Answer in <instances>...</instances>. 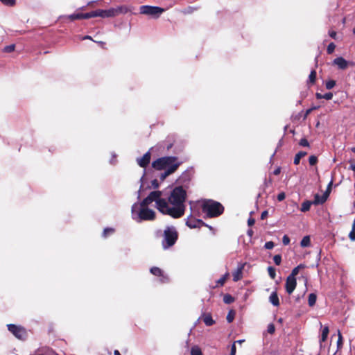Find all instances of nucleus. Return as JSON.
I'll return each mask as SVG.
<instances>
[{"label": "nucleus", "instance_id": "7", "mask_svg": "<svg viewBox=\"0 0 355 355\" xmlns=\"http://www.w3.org/2000/svg\"><path fill=\"white\" fill-rule=\"evenodd\" d=\"M139 11L141 14L150 15L155 18H157L162 13H163L165 10L162 8L158 6H141L139 8Z\"/></svg>", "mask_w": 355, "mask_h": 355}, {"label": "nucleus", "instance_id": "14", "mask_svg": "<svg viewBox=\"0 0 355 355\" xmlns=\"http://www.w3.org/2000/svg\"><path fill=\"white\" fill-rule=\"evenodd\" d=\"M333 64L338 66V69L344 70L348 67V62L343 57H338L333 60Z\"/></svg>", "mask_w": 355, "mask_h": 355}, {"label": "nucleus", "instance_id": "35", "mask_svg": "<svg viewBox=\"0 0 355 355\" xmlns=\"http://www.w3.org/2000/svg\"><path fill=\"white\" fill-rule=\"evenodd\" d=\"M318 162V157L315 155H311L309 158V162L311 166H315Z\"/></svg>", "mask_w": 355, "mask_h": 355}, {"label": "nucleus", "instance_id": "48", "mask_svg": "<svg viewBox=\"0 0 355 355\" xmlns=\"http://www.w3.org/2000/svg\"><path fill=\"white\" fill-rule=\"evenodd\" d=\"M320 200H321V197L318 195V194H316L315 196V198H314V201L313 202V204H320Z\"/></svg>", "mask_w": 355, "mask_h": 355}, {"label": "nucleus", "instance_id": "58", "mask_svg": "<svg viewBox=\"0 0 355 355\" xmlns=\"http://www.w3.org/2000/svg\"><path fill=\"white\" fill-rule=\"evenodd\" d=\"M173 146V143L171 142L168 144L166 145V148L167 150H169Z\"/></svg>", "mask_w": 355, "mask_h": 355}, {"label": "nucleus", "instance_id": "11", "mask_svg": "<svg viewBox=\"0 0 355 355\" xmlns=\"http://www.w3.org/2000/svg\"><path fill=\"white\" fill-rule=\"evenodd\" d=\"M297 286L296 278H292L290 277H287L285 284L286 291L288 294L291 295L294 290L295 289Z\"/></svg>", "mask_w": 355, "mask_h": 355}, {"label": "nucleus", "instance_id": "9", "mask_svg": "<svg viewBox=\"0 0 355 355\" xmlns=\"http://www.w3.org/2000/svg\"><path fill=\"white\" fill-rule=\"evenodd\" d=\"M150 273L153 275L159 277V282L162 284H166L169 282L168 277L164 273V271L158 267H152L150 270Z\"/></svg>", "mask_w": 355, "mask_h": 355}, {"label": "nucleus", "instance_id": "33", "mask_svg": "<svg viewBox=\"0 0 355 355\" xmlns=\"http://www.w3.org/2000/svg\"><path fill=\"white\" fill-rule=\"evenodd\" d=\"M229 276V274L227 272L225 273L223 277H221L218 281H217V284L220 286H223L224 284L225 283L227 277Z\"/></svg>", "mask_w": 355, "mask_h": 355}, {"label": "nucleus", "instance_id": "37", "mask_svg": "<svg viewBox=\"0 0 355 355\" xmlns=\"http://www.w3.org/2000/svg\"><path fill=\"white\" fill-rule=\"evenodd\" d=\"M15 44H10V45L6 46L3 48V51L5 53H11V52L15 51Z\"/></svg>", "mask_w": 355, "mask_h": 355}, {"label": "nucleus", "instance_id": "42", "mask_svg": "<svg viewBox=\"0 0 355 355\" xmlns=\"http://www.w3.org/2000/svg\"><path fill=\"white\" fill-rule=\"evenodd\" d=\"M275 246V244L272 241H268L265 243V248L268 250L272 249Z\"/></svg>", "mask_w": 355, "mask_h": 355}, {"label": "nucleus", "instance_id": "52", "mask_svg": "<svg viewBox=\"0 0 355 355\" xmlns=\"http://www.w3.org/2000/svg\"><path fill=\"white\" fill-rule=\"evenodd\" d=\"M329 36L333 39H336L337 33L335 31H329Z\"/></svg>", "mask_w": 355, "mask_h": 355}, {"label": "nucleus", "instance_id": "30", "mask_svg": "<svg viewBox=\"0 0 355 355\" xmlns=\"http://www.w3.org/2000/svg\"><path fill=\"white\" fill-rule=\"evenodd\" d=\"M223 301L225 304H231L234 301V298L230 294H226L223 297Z\"/></svg>", "mask_w": 355, "mask_h": 355}, {"label": "nucleus", "instance_id": "47", "mask_svg": "<svg viewBox=\"0 0 355 355\" xmlns=\"http://www.w3.org/2000/svg\"><path fill=\"white\" fill-rule=\"evenodd\" d=\"M236 342H234L231 347L230 355H236Z\"/></svg>", "mask_w": 355, "mask_h": 355}, {"label": "nucleus", "instance_id": "44", "mask_svg": "<svg viewBox=\"0 0 355 355\" xmlns=\"http://www.w3.org/2000/svg\"><path fill=\"white\" fill-rule=\"evenodd\" d=\"M349 163L350 164L349 167V169L355 172V161L353 160V159H350L349 161Z\"/></svg>", "mask_w": 355, "mask_h": 355}, {"label": "nucleus", "instance_id": "36", "mask_svg": "<svg viewBox=\"0 0 355 355\" xmlns=\"http://www.w3.org/2000/svg\"><path fill=\"white\" fill-rule=\"evenodd\" d=\"M349 238L352 241H355V220L352 224V230L349 234Z\"/></svg>", "mask_w": 355, "mask_h": 355}, {"label": "nucleus", "instance_id": "18", "mask_svg": "<svg viewBox=\"0 0 355 355\" xmlns=\"http://www.w3.org/2000/svg\"><path fill=\"white\" fill-rule=\"evenodd\" d=\"M269 301L272 305L275 306H278L279 305V300L277 292L275 291L270 294L269 297Z\"/></svg>", "mask_w": 355, "mask_h": 355}, {"label": "nucleus", "instance_id": "26", "mask_svg": "<svg viewBox=\"0 0 355 355\" xmlns=\"http://www.w3.org/2000/svg\"><path fill=\"white\" fill-rule=\"evenodd\" d=\"M115 232V230L112 227H106L103 232V236L107 238L110 235L112 234Z\"/></svg>", "mask_w": 355, "mask_h": 355}, {"label": "nucleus", "instance_id": "45", "mask_svg": "<svg viewBox=\"0 0 355 355\" xmlns=\"http://www.w3.org/2000/svg\"><path fill=\"white\" fill-rule=\"evenodd\" d=\"M285 198H286V194H285V193H284V192H281V193H279L277 195V200H278L279 201H282V200H284L285 199Z\"/></svg>", "mask_w": 355, "mask_h": 355}, {"label": "nucleus", "instance_id": "64", "mask_svg": "<svg viewBox=\"0 0 355 355\" xmlns=\"http://www.w3.org/2000/svg\"><path fill=\"white\" fill-rule=\"evenodd\" d=\"M352 152H354V153H355V147H354V148H352Z\"/></svg>", "mask_w": 355, "mask_h": 355}, {"label": "nucleus", "instance_id": "40", "mask_svg": "<svg viewBox=\"0 0 355 355\" xmlns=\"http://www.w3.org/2000/svg\"><path fill=\"white\" fill-rule=\"evenodd\" d=\"M267 331L270 334H273L275 331V324L273 323H270L268 325V329H267Z\"/></svg>", "mask_w": 355, "mask_h": 355}, {"label": "nucleus", "instance_id": "61", "mask_svg": "<svg viewBox=\"0 0 355 355\" xmlns=\"http://www.w3.org/2000/svg\"><path fill=\"white\" fill-rule=\"evenodd\" d=\"M114 355H121L119 350L116 349L114 351Z\"/></svg>", "mask_w": 355, "mask_h": 355}, {"label": "nucleus", "instance_id": "63", "mask_svg": "<svg viewBox=\"0 0 355 355\" xmlns=\"http://www.w3.org/2000/svg\"><path fill=\"white\" fill-rule=\"evenodd\" d=\"M243 342H244V340H239L236 341V343H239L240 344H241Z\"/></svg>", "mask_w": 355, "mask_h": 355}, {"label": "nucleus", "instance_id": "13", "mask_svg": "<svg viewBox=\"0 0 355 355\" xmlns=\"http://www.w3.org/2000/svg\"><path fill=\"white\" fill-rule=\"evenodd\" d=\"M68 18L71 21L92 18V11L87 13H74L70 15Z\"/></svg>", "mask_w": 355, "mask_h": 355}, {"label": "nucleus", "instance_id": "34", "mask_svg": "<svg viewBox=\"0 0 355 355\" xmlns=\"http://www.w3.org/2000/svg\"><path fill=\"white\" fill-rule=\"evenodd\" d=\"M336 49V45L334 42H331L327 48V53L330 55L332 54Z\"/></svg>", "mask_w": 355, "mask_h": 355}, {"label": "nucleus", "instance_id": "62", "mask_svg": "<svg viewBox=\"0 0 355 355\" xmlns=\"http://www.w3.org/2000/svg\"><path fill=\"white\" fill-rule=\"evenodd\" d=\"M248 235L252 236L253 234V231L252 230H249L248 231Z\"/></svg>", "mask_w": 355, "mask_h": 355}, {"label": "nucleus", "instance_id": "46", "mask_svg": "<svg viewBox=\"0 0 355 355\" xmlns=\"http://www.w3.org/2000/svg\"><path fill=\"white\" fill-rule=\"evenodd\" d=\"M332 98L333 94L331 92H328L323 95V98L326 100H331Z\"/></svg>", "mask_w": 355, "mask_h": 355}, {"label": "nucleus", "instance_id": "19", "mask_svg": "<svg viewBox=\"0 0 355 355\" xmlns=\"http://www.w3.org/2000/svg\"><path fill=\"white\" fill-rule=\"evenodd\" d=\"M307 155V153L305 152V151H300L298 152L295 157H294V160H293V163L295 165H298L300 162V159L305 157L306 155Z\"/></svg>", "mask_w": 355, "mask_h": 355}, {"label": "nucleus", "instance_id": "1", "mask_svg": "<svg viewBox=\"0 0 355 355\" xmlns=\"http://www.w3.org/2000/svg\"><path fill=\"white\" fill-rule=\"evenodd\" d=\"M159 196L156 208L159 211L165 215H168L173 218H180L185 212L184 202L187 198V192L182 187H175L168 197V202L173 206L171 207L166 199Z\"/></svg>", "mask_w": 355, "mask_h": 355}, {"label": "nucleus", "instance_id": "4", "mask_svg": "<svg viewBox=\"0 0 355 355\" xmlns=\"http://www.w3.org/2000/svg\"><path fill=\"white\" fill-rule=\"evenodd\" d=\"M202 211L208 218L218 217L224 212V207L219 202L214 200H205L201 205Z\"/></svg>", "mask_w": 355, "mask_h": 355}, {"label": "nucleus", "instance_id": "43", "mask_svg": "<svg viewBox=\"0 0 355 355\" xmlns=\"http://www.w3.org/2000/svg\"><path fill=\"white\" fill-rule=\"evenodd\" d=\"M282 243L284 245H287L290 243V238L287 235H284L282 238Z\"/></svg>", "mask_w": 355, "mask_h": 355}, {"label": "nucleus", "instance_id": "55", "mask_svg": "<svg viewBox=\"0 0 355 355\" xmlns=\"http://www.w3.org/2000/svg\"><path fill=\"white\" fill-rule=\"evenodd\" d=\"M268 211L265 210L263 211L261 214V219L263 220L268 216Z\"/></svg>", "mask_w": 355, "mask_h": 355}, {"label": "nucleus", "instance_id": "23", "mask_svg": "<svg viewBox=\"0 0 355 355\" xmlns=\"http://www.w3.org/2000/svg\"><path fill=\"white\" fill-rule=\"evenodd\" d=\"M317 295L315 293H310L308 298V304L310 306H313L315 304Z\"/></svg>", "mask_w": 355, "mask_h": 355}, {"label": "nucleus", "instance_id": "56", "mask_svg": "<svg viewBox=\"0 0 355 355\" xmlns=\"http://www.w3.org/2000/svg\"><path fill=\"white\" fill-rule=\"evenodd\" d=\"M332 184H333V180H331V181L329 182V184H328L327 188V190H326V192H327V193H330L331 190Z\"/></svg>", "mask_w": 355, "mask_h": 355}, {"label": "nucleus", "instance_id": "50", "mask_svg": "<svg viewBox=\"0 0 355 355\" xmlns=\"http://www.w3.org/2000/svg\"><path fill=\"white\" fill-rule=\"evenodd\" d=\"M315 109H317V107H311V108H309V109L306 110V112H305V114H304V119H306V118L307 117V116H308L309 114H311V112L313 110H315Z\"/></svg>", "mask_w": 355, "mask_h": 355}, {"label": "nucleus", "instance_id": "51", "mask_svg": "<svg viewBox=\"0 0 355 355\" xmlns=\"http://www.w3.org/2000/svg\"><path fill=\"white\" fill-rule=\"evenodd\" d=\"M151 184L153 186V188L155 189H157L159 187V182H158V180L155 179L151 181Z\"/></svg>", "mask_w": 355, "mask_h": 355}, {"label": "nucleus", "instance_id": "53", "mask_svg": "<svg viewBox=\"0 0 355 355\" xmlns=\"http://www.w3.org/2000/svg\"><path fill=\"white\" fill-rule=\"evenodd\" d=\"M94 42V40H93ZM95 42H96L97 44H99V46L102 48V49H107V48L105 47V42H103V41H95Z\"/></svg>", "mask_w": 355, "mask_h": 355}, {"label": "nucleus", "instance_id": "32", "mask_svg": "<svg viewBox=\"0 0 355 355\" xmlns=\"http://www.w3.org/2000/svg\"><path fill=\"white\" fill-rule=\"evenodd\" d=\"M0 1L6 6L12 7L16 4V0H0Z\"/></svg>", "mask_w": 355, "mask_h": 355}, {"label": "nucleus", "instance_id": "21", "mask_svg": "<svg viewBox=\"0 0 355 355\" xmlns=\"http://www.w3.org/2000/svg\"><path fill=\"white\" fill-rule=\"evenodd\" d=\"M316 71L315 69H313L309 76V80H308V85H313L315 83L316 81Z\"/></svg>", "mask_w": 355, "mask_h": 355}, {"label": "nucleus", "instance_id": "59", "mask_svg": "<svg viewBox=\"0 0 355 355\" xmlns=\"http://www.w3.org/2000/svg\"><path fill=\"white\" fill-rule=\"evenodd\" d=\"M315 97L317 99H322V98H323V95L321 94L320 93H316Z\"/></svg>", "mask_w": 355, "mask_h": 355}, {"label": "nucleus", "instance_id": "3", "mask_svg": "<svg viewBox=\"0 0 355 355\" xmlns=\"http://www.w3.org/2000/svg\"><path fill=\"white\" fill-rule=\"evenodd\" d=\"M181 164L182 162H180L177 157L165 156L154 160L152 162V167L157 171H166L175 166V173Z\"/></svg>", "mask_w": 355, "mask_h": 355}, {"label": "nucleus", "instance_id": "8", "mask_svg": "<svg viewBox=\"0 0 355 355\" xmlns=\"http://www.w3.org/2000/svg\"><path fill=\"white\" fill-rule=\"evenodd\" d=\"M8 329L17 338L25 340L28 336L26 329L21 327L17 326L14 324H9L7 325Z\"/></svg>", "mask_w": 355, "mask_h": 355}, {"label": "nucleus", "instance_id": "39", "mask_svg": "<svg viewBox=\"0 0 355 355\" xmlns=\"http://www.w3.org/2000/svg\"><path fill=\"white\" fill-rule=\"evenodd\" d=\"M273 261L277 266H279L282 262V256L280 254H276L273 257Z\"/></svg>", "mask_w": 355, "mask_h": 355}, {"label": "nucleus", "instance_id": "54", "mask_svg": "<svg viewBox=\"0 0 355 355\" xmlns=\"http://www.w3.org/2000/svg\"><path fill=\"white\" fill-rule=\"evenodd\" d=\"M255 223V220L253 218H250L248 220V226H252Z\"/></svg>", "mask_w": 355, "mask_h": 355}, {"label": "nucleus", "instance_id": "17", "mask_svg": "<svg viewBox=\"0 0 355 355\" xmlns=\"http://www.w3.org/2000/svg\"><path fill=\"white\" fill-rule=\"evenodd\" d=\"M202 320L207 326H211L215 323L211 313H205L202 315Z\"/></svg>", "mask_w": 355, "mask_h": 355}, {"label": "nucleus", "instance_id": "12", "mask_svg": "<svg viewBox=\"0 0 355 355\" xmlns=\"http://www.w3.org/2000/svg\"><path fill=\"white\" fill-rule=\"evenodd\" d=\"M151 158V154L148 151L141 158L137 159V164L142 168H146L150 164Z\"/></svg>", "mask_w": 355, "mask_h": 355}, {"label": "nucleus", "instance_id": "27", "mask_svg": "<svg viewBox=\"0 0 355 355\" xmlns=\"http://www.w3.org/2000/svg\"><path fill=\"white\" fill-rule=\"evenodd\" d=\"M338 340H337V347H338V349H340L342 347H343V336L340 331V330L338 331Z\"/></svg>", "mask_w": 355, "mask_h": 355}, {"label": "nucleus", "instance_id": "5", "mask_svg": "<svg viewBox=\"0 0 355 355\" xmlns=\"http://www.w3.org/2000/svg\"><path fill=\"white\" fill-rule=\"evenodd\" d=\"M127 9L123 6H119L116 8H112L107 10L98 9L92 11V17H101L102 18L112 17L122 12H126Z\"/></svg>", "mask_w": 355, "mask_h": 355}, {"label": "nucleus", "instance_id": "28", "mask_svg": "<svg viewBox=\"0 0 355 355\" xmlns=\"http://www.w3.org/2000/svg\"><path fill=\"white\" fill-rule=\"evenodd\" d=\"M191 355H202V353L200 347L194 346L191 349Z\"/></svg>", "mask_w": 355, "mask_h": 355}, {"label": "nucleus", "instance_id": "10", "mask_svg": "<svg viewBox=\"0 0 355 355\" xmlns=\"http://www.w3.org/2000/svg\"><path fill=\"white\" fill-rule=\"evenodd\" d=\"M186 225L191 229L200 228L202 226H208L201 219L194 218L192 216L188 217Z\"/></svg>", "mask_w": 355, "mask_h": 355}, {"label": "nucleus", "instance_id": "38", "mask_svg": "<svg viewBox=\"0 0 355 355\" xmlns=\"http://www.w3.org/2000/svg\"><path fill=\"white\" fill-rule=\"evenodd\" d=\"M336 85V81L334 80H330L327 81L325 84V87L327 89H331Z\"/></svg>", "mask_w": 355, "mask_h": 355}, {"label": "nucleus", "instance_id": "41", "mask_svg": "<svg viewBox=\"0 0 355 355\" xmlns=\"http://www.w3.org/2000/svg\"><path fill=\"white\" fill-rule=\"evenodd\" d=\"M299 144L303 147H309V143L306 138H302L300 140Z\"/></svg>", "mask_w": 355, "mask_h": 355}, {"label": "nucleus", "instance_id": "49", "mask_svg": "<svg viewBox=\"0 0 355 355\" xmlns=\"http://www.w3.org/2000/svg\"><path fill=\"white\" fill-rule=\"evenodd\" d=\"M329 194V193H327L325 191V193L322 195V196H321L320 204L324 203L327 200Z\"/></svg>", "mask_w": 355, "mask_h": 355}, {"label": "nucleus", "instance_id": "2", "mask_svg": "<svg viewBox=\"0 0 355 355\" xmlns=\"http://www.w3.org/2000/svg\"><path fill=\"white\" fill-rule=\"evenodd\" d=\"M159 196H162V191H151L148 196L140 202V210L138 213V217L140 220H154L155 219V212L148 207L153 202H155L157 204Z\"/></svg>", "mask_w": 355, "mask_h": 355}, {"label": "nucleus", "instance_id": "25", "mask_svg": "<svg viewBox=\"0 0 355 355\" xmlns=\"http://www.w3.org/2000/svg\"><path fill=\"white\" fill-rule=\"evenodd\" d=\"M310 244H311V239L309 236H304L300 242V245L302 248L308 247L310 245Z\"/></svg>", "mask_w": 355, "mask_h": 355}, {"label": "nucleus", "instance_id": "60", "mask_svg": "<svg viewBox=\"0 0 355 355\" xmlns=\"http://www.w3.org/2000/svg\"><path fill=\"white\" fill-rule=\"evenodd\" d=\"M83 40H92V37H91V36H89V35H86V36H85V37L83 38Z\"/></svg>", "mask_w": 355, "mask_h": 355}, {"label": "nucleus", "instance_id": "20", "mask_svg": "<svg viewBox=\"0 0 355 355\" xmlns=\"http://www.w3.org/2000/svg\"><path fill=\"white\" fill-rule=\"evenodd\" d=\"M304 268H305V265H304L302 263L298 265L297 267L294 268L292 270L291 273L288 275V277H292V278H295V277L298 275L300 270L303 269Z\"/></svg>", "mask_w": 355, "mask_h": 355}, {"label": "nucleus", "instance_id": "15", "mask_svg": "<svg viewBox=\"0 0 355 355\" xmlns=\"http://www.w3.org/2000/svg\"><path fill=\"white\" fill-rule=\"evenodd\" d=\"M329 333V329L328 326H324L322 330L321 337L320 338V348H324V346L322 345L324 342L327 339Z\"/></svg>", "mask_w": 355, "mask_h": 355}, {"label": "nucleus", "instance_id": "57", "mask_svg": "<svg viewBox=\"0 0 355 355\" xmlns=\"http://www.w3.org/2000/svg\"><path fill=\"white\" fill-rule=\"evenodd\" d=\"M281 173V168L280 167H277L274 171H273V174L275 175H278L279 173Z\"/></svg>", "mask_w": 355, "mask_h": 355}, {"label": "nucleus", "instance_id": "29", "mask_svg": "<svg viewBox=\"0 0 355 355\" xmlns=\"http://www.w3.org/2000/svg\"><path fill=\"white\" fill-rule=\"evenodd\" d=\"M235 317V311L234 310H230L226 317L227 321L230 323L232 322Z\"/></svg>", "mask_w": 355, "mask_h": 355}, {"label": "nucleus", "instance_id": "16", "mask_svg": "<svg viewBox=\"0 0 355 355\" xmlns=\"http://www.w3.org/2000/svg\"><path fill=\"white\" fill-rule=\"evenodd\" d=\"M244 268V264H241L237 269L232 273L233 280L234 282H238L239 280L241 279L242 272Z\"/></svg>", "mask_w": 355, "mask_h": 355}, {"label": "nucleus", "instance_id": "31", "mask_svg": "<svg viewBox=\"0 0 355 355\" xmlns=\"http://www.w3.org/2000/svg\"><path fill=\"white\" fill-rule=\"evenodd\" d=\"M268 275L270 277V278L272 279H275V278L276 277V270H275V268H273L272 266H269L268 268Z\"/></svg>", "mask_w": 355, "mask_h": 355}, {"label": "nucleus", "instance_id": "24", "mask_svg": "<svg viewBox=\"0 0 355 355\" xmlns=\"http://www.w3.org/2000/svg\"><path fill=\"white\" fill-rule=\"evenodd\" d=\"M174 169H175V166L171 168V169L164 171V172L162 173L160 175V180L162 181H164L167 176H168L174 173Z\"/></svg>", "mask_w": 355, "mask_h": 355}, {"label": "nucleus", "instance_id": "6", "mask_svg": "<svg viewBox=\"0 0 355 355\" xmlns=\"http://www.w3.org/2000/svg\"><path fill=\"white\" fill-rule=\"evenodd\" d=\"M178 238L177 231L173 227H167L164 232L163 248L166 249L173 246L177 241Z\"/></svg>", "mask_w": 355, "mask_h": 355}, {"label": "nucleus", "instance_id": "22", "mask_svg": "<svg viewBox=\"0 0 355 355\" xmlns=\"http://www.w3.org/2000/svg\"><path fill=\"white\" fill-rule=\"evenodd\" d=\"M312 204H313V202L311 201H309V200H306V201L303 202L302 205H301L300 210L302 212L308 211L310 209L311 206Z\"/></svg>", "mask_w": 355, "mask_h": 355}]
</instances>
